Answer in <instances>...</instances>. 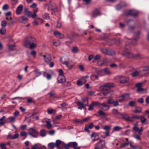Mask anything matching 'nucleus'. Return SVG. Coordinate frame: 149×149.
Segmentation results:
<instances>
[{
    "instance_id": "45",
    "label": "nucleus",
    "mask_w": 149,
    "mask_h": 149,
    "mask_svg": "<svg viewBox=\"0 0 149 149\" xmlns=\"http://www.w3.org/2000/svg\"><path fill=\"white\" fill-rule=\"evenodd\" d=\"M128 145V142H126L122 144H121L120 145V148H122L127 146Z\"/></svg>"
},
{
    "instance_id": "26",
    "label": "nucleus",
    "mask_w": 149,
    "mask_h": 149,
    "mask_svg": "<svg viewBox=\"0 0 149 149\" xmlns=\"http://www.w3.org/2000/svg\"><path fill=\"white\" fill-rule=\"evenodd\" d=\"M54 34L56 37L59 36L60 37H64V35L63 34L61 33L58 31H55L54 32Z\"/></svg>"
},
{
    "instance_id": "60",
    "label": "nucleus",
    "mask_w": 149,
    "mask_h": 149,
    "mask_svg": "<svg viewBox=\"0 0 149 149\" xmlns=\"http://www.w3.org/2000/svg\"><path fill=\"white\" fill-rule=\"evenodd\" d=\"M91 104L93 106H98L99 104V103L98 102H93Z\"/></svg>"
},
{
    "instance_id": "59",
    "label": "nucleus",
    "mask_w": 149,
    "mask_h": 149,
    "mask_svg": "<svg viewBox=\"0 0 149 149\" xmlns=\"http://www.w3.org/2000/svg\"><path fill=\"white\" fill-rule=\"evenodd\" d=\"M71 36L73 37L79 36L78 34L75 32H71Z\"/></svg>"
},
{
    "instance_id": "2",
    "label": "nucleus",
    "mask_w": 149,
    "mask_h": 149,
    "mask_svg": "<svg viewBox=\"0 0 149 149\" xmlns=\"http://www.w3.org/2000/svg\"><path fill=\"white\" fill-rule=\"evenodd\" d=\"M101 51L103 54L109 56L113 55L115 54V52L114 51L107 48L101 49Z\"/></svg>"
},
{
    "instance_id": "17",
    "label": "nucleus",
    "mask_w": 149,
    "mask_h": 149,
    "mask_svg": "<svg viewBox=\"0 0 149 149\" xmlns=\"http://www.w3.org/2000/svg\"><path fill=\"white\" fill-rule=\"evenodd\" d=\"M69 144L70 145V147L73 148L74 149H80L81 148L80 146H77V143L76 142H70L69 143Z\"/></svg>"
},
{
    "instance_id": "9",
    "label": "nucleus",
    "mask_w": 149,
    "mask_h": 149,
    "mask_svg": "<svg viewBox=\"0 0 149 149\" xmlns=\"http://www.w3.org/2000/svg\"><path fill=\"white\" fill-rule=\"evenodd\" d=\"M138 126V123L137 122H136L134 124V126L133 128V130L136 132H138L139 135H141L142 134L141 132L143 130V128L142 127H141L139 129Z\"/></svg>"
},
{
    "instance_id": "20",
    "label": "nucleus",
    "mask_w": 149,
    "mask_h": 149,
    "mask_svg": "<svg viewBox=\"0 0 149 149\" xmlns=\"http://www.w3.org/2000/svg\"><path fill=\"white\" fill-rule=\"evenodd\" d=\"M63 143V142L61 141L60 140H57L56 141L55 145L57 148L58 149H62L63 148V147H59V146L60 145H61L62 146Z\"/></svg>"
},
{
    "instance_id": "43",
    "label": "nucleus",
    "mask_w": 149,
    "mask_h": 149,
    "mask_svg": "<svg viewBox=\"0 0 149 149\" xmlns=\"http://www.w3.org/2000/svg\"><path fill=\"white\" fill-rule=\"evenodd\" d=\"M140 119H141V122L142 123H143L146 122V118H145L144 116H141Z\"/></svg>"
},
{
    "instance_id": "25",
    "label": "nucleus",
    "mask_w": 149,
    "mask_h": 149,
    "mask_svg": "<svg viewBox=\"0 0 149 149\" xmlns=\"http://www.w3.org/2000/svg\"><path fill=\"white\" fill-rule=\"evenodd\" d=\"M33 72L36 77L40 76L42 74L41 72L38 69L35 70L33 71Z\"/></svg>"
},
{
    "instance_id": "40",
    "label": "nucleus",
    "mask_w": 149,
    "mask_h": 149,
    "mask_svg": "<svg viewBox=\"0 0 149 149\" xmlns=\"http://www.w3.org/2000/svg\"><path fill=\"white\" fill-rule=\"evenodd\" d=\"M71 85V82L70 81H67L63 84V87H68L70 86Z\"/></svg>"
},
{
    "instance_id": "38",
    "label": "nucleus",
    "mask_w": 149,
    "mask_h": 149,
    "mask_svg": "<svg viewBox=\"0 0 149 149\" xmlns=\"http://www.w3.org/2000/svg\"><path fill=\"white\" fill-rule=\"evenodd\" d=\"M98 76L94 74L90 76V78L91 80H94L95 79H97L98 78Z\"/></svg>"
},
{
    "instance_id": "4",
    "label": "nucleus",
    "mask_w": 149,
    "mask_h": 149,
    "mask_svg": "<svg viewBox=\"0 0 149 149\" xmlns=\"http://www.w3.org/2000/svg\"><path fill=\"white\" fill-rule=\"evenodd\" d=\"M105 141L101 140L95 144L94 149H102L105 147Z\"/></svg>"
},
{
    "instance_id": "29",
    "label": "nucleus",
    "mask_w": 149,
    "mask_h": 149,
    "mask_svg": "<svg viewBox=\"0 0 149 149\" xmlns=\"http://www.w3.org/2000/svg\"><path fill=\"white\" fill-rule=\"evenodd\" d=\"M24 13L28 17H30L31 16V12L29 11L26 8L24 9Z\"/></svg>"
},
{
    "instance_id": "54",
    "label": "nucleus",
    "mask_w": 149,
    "mask_h": 149,
    "mask_svg": "<svg viewBox=\"0 0 149 149\" xmlns=\"http://www.w3.org/2000/svg\"><path fill=\"white\" fill-rule=\"evenodd\" d=\"M104 72L106 73L107 74H108L110 73L109 69L107 68H105L104 69Z\"/></svg>"
},
{
    "instance_id": "63",
    "label": "nucleus",
    "mask_w": 149,
    "mask_h": 149,
    "mask_svg": "<svg viewBox=\"0 0 149 149\" xmlns=\"http://www.w3.org/2000/svg\"><path fill=\"white\" fill-rule=\"evenodd\" d=\"M38 146L37 144H35L31 147V149H38Z\"/></svg>"
},
{
    "instance_id": "28",
    "label": "nucleus",
    "mask_w": 149,
    "mask_h": 149,
    "mask_svg": "<svg viewBox=\"0 0 149 149\" xmlns=\"http://www.w3.org/2000/svg\"><path fill=\"white\" fill-rule=\"evenodd\" d=\"M136 108L133 111L134 113H140L142 111V108L139 107H136Z\"/></svg>"
},
{
    "instance_id": "44",
    "label": "nucleus",
    "mask_w": 149,
    "mask_h": 149,
    "mask_svg": "<svg viewBox=\"0 0 149 149\" xmlns=\"http://www.w3.org/2000/svg\"><path fill=\"white\" fill-rule=\"evenodd\" d=\"M6 29L5 27H2L0 30V33L2 34H3L5 33Z\"/></svg>"
},
{
    "instance_id": "64",
    "label": "nucleus",
    "mask_w": 149,
    "mask_h": 149,
    "mask_svg": "<svg viewBox=\"0 0 149 149\" xmlns=\"http://www.w3.org/2000/svg\"><path fill=\"white\" fill-rule=\"evenodd\" d=\"M137 101L140 103H143L144 102V99L143 98H141L140 99H139L137 100Z\"/></svg>"
},
{
    "instance_id": "12",
    "label": "nucleus",
    "mask_w": 149,
    "mask_h": 149,
    "mask_svg": "<svg viewBox=\"0 0 149 149\" xmlns=\"http://www.w3.org/2000/svg\"><path fill=\"white\" fill-rule=\"evenodd\" d=\"M44 58V60L45 62L47 64H49L50 62L52 60V58L50 54H46L45 55L43 56Z\"/></svg>"
},
{
    "instance_id": "32",
    "label": "nucleus",
    "mask_w": 149,
    "mask_h": 149,
    "mask_svg": "<svg viewBox=\"0 0 149 149\" xmlns=\"http://www.w3.org/2000/svg\"><path fill=\"white\" fill-rule=\"evenodd\" d=\"M112 114L114 115L115 116H117L118 115H120V113H119L118 111V110L116 109H113L112 111Z\"/></svg>"
},
{
    "instance_id": "10",
    "label": "nucleus",
    "mask_w": 149,
    "mask_h": 149,
    "mask_svg": "<svg viewBox=\"0 0 149 149\" xmlns=\"http://www.w3.org/2000/svg\"><path fill=\"white\" fill-rule=\"evenodd\" d=\"M138 40V38H132L128 39L126 38L125 40L128 42L129 44H131L133 45H137V41Z\"/></svg>"
},
{
    "instance_id": "39",
    "label": "nucleus",
    "mask_w": 149,
    "mask_h": 149,
    "mask_svg": "<svg viewBox=\"0 0 149 149\" xmlns=\"http://www.w3.org/2000/svg\"><path fill=\"white\" fill-rule=\"evenodd\" d=\"M91 138H96L98 137V135L97 133L93 132L91 134Z\"/></svg>"
},
{
    "instance_id": "58",
    "label": "nucleus",
    "mask_w": 149,
    "mask_h": 149,
    "mask_svg": "<svg viewBox=\"0 0 149 149\" xmlns=\"http://www.w3.org/2000/svg\"><path fill=\"white\" fill-rule=\"evenodd\" d=\"M143 83H139L136 84V87L137 88H139L141 87L142 86V85Z\"/></svg>"
},
{
    "instance_id": "42",
    "label": "nucleus",
    "mask_w": 149,
    "mask_h": 149,
    "mask_svg": "<svg viewBox=\"0 0 149 149\" xmlns=\"http://www.w3.org/2000/svg\"><path fill=\"white\" fill-rule=\"evenodd\" d=\"M135 104V102L133 101H130L128 103V105L131 107H133L134 106Z\"/></svg>"
},
{
    "instance_id": "15",
    "label": "nucleus",
    "mask_w": 149,
    "mask_h": 149,
    "mask_svg": "<svg viewBox=\"0 0 149 149\" xmlns=\"http://www.w3.org/2000/svg\"><path fill=\"white\" fill-rule=\"evenodd\" d=\"M100 106H102L103 107L102 109L104 111H107L109 109L110 106L107 105V103L105 102H104L102 103L101 104Z\"/></svg>"
},
{
    "instance_id": "13",
    "label": "nucleus",
    "mask_w": 149,
    "mask_h": 149,
    "mask_svg": "<svg viewBox=\"0 0 149 149\" xmlns=\"http://www.w3.org/2000/svg\"><path fill=\"white\" fill-rule=\"evenodd\" d=\"M120 115L126 121H129L130 122H133V120L129 117L127 115L123 114L122 113H120Z\"/></svg>"
},
{
    "instance_id": "52",
    "label": "nucleus",
    "mask_w": 149,
    "mask_h": 149,
    "mask_svg": "<svg viewBox=\"0 0 149 149\" xmlns=\"http://www.w3.org/2000/svg\"><path fill=\"white\" fill-rule=\"evenodd\" d=\"M8 49L10 50H12L15 46V44L14 45H8Z\"/></svg>"
},
{
    "instance_id": "21",
    "label": "nucleus",
    "mask_w": 149,
    "mask_h": 149,
    "mask_svg": "<svg viewBox=\"0 0 149 149\" xmlns=\"http://www.w3.org/2000/svg\"><path fill=\"white\" fill-rule=\"evenodd\" d=\"M37 46V42L34 38L29 48L30 49H32L35 48Z\"/></svg>"
},
{
    "instance_id": "37",
    "label": "nucleus",
    "mask_w": 149,
    "mask_h": 149,
    "mask_svg": "<svg viewBox=\"0 0 149 149\" xmlns=\"http://www.w3.org/2000/svg\"><path fill=\"white\" fill-rule=\"evenodd\" d=\"M122 128L121 127L118 126H115L113 128V130L115 131H119V130H122Z\"/></svg>"
},
{
    "instance_id": "11",
    "label": "nucleus",
    "mask_w": 149,
    "mask_h": 149,
    "mask_svg": "<svg viewBox=\"0 0 149 149\" xmlns=\"http://www.w3.org/2000/svg\"><path fill=\"white\" fill-rule=\"evenodd\" d=\"M118 78L119 82L121 84L127 83L129 81V78L125 76L120 75L119 76Z\"/></svg>"
},
{
    "instance_id": "53",
    "label": "nucleus",
    "mask_w": 149,
    "mask_h": 149,
    "mask_svg": "<svg viewBox=\"0 0 149 149\" xmlns=\"http://www.w3.org/2000/svg\"><path fill=\"white\" fill-rule=\"evenodd\" d=\"M122 6L121 4H119L116 6V9L118 10H120L122 8Z\"/></svg>"
},
{
    "instance_id": "62",
    "label": "nucleus",
    "mask_w": 149,
    "mask_h": 149,
    "mask_svg": "<svg viewBox=\"0 0 149 149\" xmlns=\"http://www.w3.org/2000/svg\"><path fill=\"white\" fill-rule=\"evenodd\" d=\"M74 122L76 123H83L82 120H81L79 119H75L74 120Z\"/></svg>"
},
{
    "instance_id": "5",
    "label": "nucleus",
    "mask_w": 149,
    "mask_h": 149,
    "mask_svg": "<svg viewBox=\"0 0 149 149\" xmlns=\"http://www.w3.org/2000/svg\"><path fill=\"white\" fill-rule=\"evenodd\" d=\"M28 131H29L28 133V134L31 135L33 137L35 138H36L38 137L39 132L35 129L31 127L28 130Z\"/></svg>"
},
{
    "instance_id": "24",
    "label": "nucleus",
    "mask_w": 149,
    "mask_h": 149,
    "mask_svg": "<svg viewBox=\"0 0 149 149\" xmlns=\"http://www.w3.org/2000/svg\"><path fill=\"white\" fill-rule=\"evenodd\" d=\"M53 44L55 46L57 47L60 45V43L59 40L56 39L53 40Z\"/></svg>"
},
{
    "instance_id": "1",
    "label": "nucleus",
    "mask_w": 149,
    "mask_h": 149,
    "mask_svg": "<svg viewBox=\"0 0 149 149\" xmlns=\"http://www.w3.org/2000/svg\"><path fill=\"white\" fill-rule=\"evenodd\" d=\"M114 86V84L113 83H109L106 84L104 85L101 86V89L102 91L103 95L104 96L106 95L111 88L113 87Z\"/></svg>"
},
{
    "instance_id": "8",
    "label": "nucleus",
    "mask_w": 149,
    "mask_h": 149,
    "mask_svg": "<svg viewBox=\"0 0 149 149\" xmlns=\"http://www.w3.org/2000/svg\"><path fill=\"white\" fill-rule=\"evenodd\" d=\"M105 40H107V42L110 43L111 44L116 43L117 44H120V39L118 38V39H116V38H114L112 39H109V38H104Z\"/></svg>"
},
{
    "instance_id": "49",
    "label": "nucleus",
    "mask_w": 149,
    "mask_h": 149,
    "mask_svg": "<svg viewBox=\"0 0 149 149\" xmlns=\"http://www.w3.org/2000/svg\"><path fill=\"white\" fill-rule=\"evenodd\" d=\"M130 45H129L127 44V43H126L125 46V50H130Z\"/></svg>"
},
{
    "instance_id": "50",
    "label": "nucleus",
    "mask_w": 149,
    "mask_h": 149,
    "mask_svg": "<svg viewBox=\"0 0 149 149\" xmlns=\"http://www.w3.org/2000/svg\"><path fill=\"white\" fill-rule=\"evenodd\" d=\"M72 52L74 53L77 52L78 51V49L77 47H74L72 49Z\"/></svg>"
},
{
    "instance_id": "16",
    "label": "nucleus",
    "mask_w": 149,
    "mask_h": 149,
    "mask_svg": "<svg viewBox=\"0 0 149 149\" xmlns=\"http://www.w3.org/2000/svg\"><path fill=\"white\" fill-rule=\"evenodd\" d=\"M126 15L127 16L132 15L136 17L138 13L134 11L130 10L126 13Z\"/></svg>"
},
{
    "instance_id": "47",
    "label": "nucleus",
    "mask_w": 149,
    "mask_h": 149,
    "mask_svg": "<svg viewBox=\"0 0 149 149\" xmlns=\"http://www.w3.org/2000/svg\"><path fill=\"white\" fill-rule=\"evenodd\" d=\"M9 8V7L8 4H5L2 7V9L4 10H7Z\"/></svg>"
},
{
    "instance_id": "48",
    "label": "nucleus",
    "mask_w": 149,
    "mask_h": 149,
    "mask_svg": "<svg viewBox=\"0 0 149 149\" xmlns=\"http://www.w3.org/2000/svg\"><path fill=\"white\" fill-rule=\"evenodd\" d=\"M139 74V73L137 71L131 73V75L133 77H135Z\"/></svg>"
},
{
    "instance_id": "18",
    "label": "nucleus",
    "mask_w": 149,
    "mask_h": 149,
    "mask_svg": "<svg viewBox=\"0 0 149 149\" xmlns=\"http://www.w3.org/2000/svg\"><path fill=\"white\" fill-rule=\"evenodd\" d=\"M65 81V78L63 75L58 76L57 78V82L58 83H62Z\"/></svg>"
},
{
    "instance_id": "56",
    "label": "nucleus",
    "mask_w": 149,
    "mask_h": 149,
    "mask_svg": "<svg viewBox=\"0 0 149 149\" xmlns=\"http://www.w3.org/2000/svg\"><path fill=\"white\" fill-rule=\"evenodd\" d=\"M103 129L106 131L109 130L110 129V127L108 125H105L103 128Z\"/></svg>"
},
{
    "instance_id": "55",
    "label": "nucleus",
    "mask_w": 149,
    "mask_h": 149,
    "mask_svg": "<svg viewBox=\"0 0 149 149\" xmlns=\"http://www.w3.org/2000/svg\"><path fill=\"white\" fill-rule=\"evenodd\" d=\"M141 116H137V115H133L132 116V119H140V118L141 117Z\"/></svg>"
},
{
    "instance_id": "31",
    "label": "nucleus",
    "mask_w": 149,
    "mask_h": 149,
    "mask_svg": "<svg viewBox=\"0 0 149 149\" xmlns=\"http://www.w3.org/2000/svg\"><path fill=\"white\" fill-rule=\"evenodd\" d=\"M5 118L6 117L3 116L1 118H0V125L2 126L5 124V121H3V120L5 119Z\"/></svg>"
},
{
    "instance_id": "61",
    "label": "nucleus",
    "mask_w": 149,
    "mask_h": 149,
    "mask_svg": "<svg viewBox=\"0 0 149 149\" xmlns=\"http://www.w3.org/2000/svg\"><path fill=\"white\" fill-rule=\"evenodd\" d=\"M89 129H91L93 127V123H91L89 124L88 125H86Z\"/></svg>"
},
{
    "instance_id": "27",
    "label": "nucleus",
    "mask_w": 149,
    "mask_h": 149,
    "mask_svg": "<svg viewBox=\"0 0 149 149\" xmlns=\"http://www.w3.org/2000/svg\"><path fill=\"white\" fill-rule=\"evenodd\" d=\"M47 133V132L44 129H42L40 130V134L41 136L43 137L45 136L46 135Z\"/></svg>"
},
{
    "instance_id": "19",
    "label": "nucleus",
    "mask_w": 149,
    "mask_h": 149,
    "mask_svg": "<svg viewBox=\"0 0 149 149\" xmlns=\"http://www.w3.org/2000/svg\"><path fill=\"white\" fill-rule=\"evenodd\" d=\"M108 62V61L107 59H104L103 61H99L97 64L99 66H106L107 65Z\"/></svg>"
},
{
    "instance_id": "35",
    "label": "nucleus",
    "mask_w": 149,
    "mask_h": 149,
    "mask_svg": "<svg viewBox=\"0 0 149 149\" xmlns=\"http://www.w3.org/2000/svg\"><path fill=\"white\" fill-rule=\"evenodd\" d=\"M27 102L28 103H33L35 104L36 102L35 101H34L33 100V99L31 97H29L27 98Z\"/></svg>"
},
{
    "instance_id": "7",
    "label": "nucleus",
    "mask_w": 149,
    "mask_h": 149,
    "mask_svg": "<svg viewBox=\"0 0 149 149\" xmlns=\"http://www.w3.org/2000/svg\"><path fill=\"white\" fill-rule=\"evenodd\" d=\"M34 38H27L23 42V45L26 47L29 48Z\"/></svg>"
},
{
    "instance_id": "51",
    "label": "nucleus",
    "mask_w": 149,
    "mask_h": 149,
    "mask_svg": "<svg viewBox=\"0 0 149 149\" xmlns=\"http://www.w3.org/2000/svg\"><path fill=\"white\" fill-rule=\"evenodd\" d=\"M0 146L2 149H6V144L4 143H1Z\"/></svg>"
},
{
    "instance_id": "33",
    "label": "nucleus",
    "mask_w": 149,
    "mask_h": 149,
    "mask_svg": "<svg viewBox=\"0 0 149 149\" xmlns=\"http://www.w3.org/2000/svg\"><path fill=\"white\" fill-rule=\"evenodd\" d=\"M48 146L49 149H53L56 146L54 143L52 142L49 143Z\"/></svg>"
},
{
    "instance_id": "46",
    "label": "nucleus",
    "mask_w": 149,
    "mask_h": 149,
    "mask_svg": "<svg viewBox=\"0 0 149 149\" xmlns=\"http://www.w3.org/2000/svg\"><path fill=\"white\" fill-rule=\"evenodd\" d=\"M1 26L3 27H5L7 26V23L5 20H3L1 23Z\"/></svg>"
},
{
    "instance_id": "22",
    "label": "nucleus",
    "mask_w": 149,
    "mask_h": 149,
    "mask_svg": "<svg viewBox=\"0 0 149 149\" xmlns=\"http://www.w3.org/2000/svg\"><path fill=\"white\" fill-rule=\"evenodd\" d=\"M101 15V14L99 10L97 9H96L93 11L92 15V17H95L98 15Z\"/></svg>"
},
{
    "instance_id": "36",
    "label": "nucleus",
    "mask_w": 149,
    "mask_h": 149,
    "mask_svg": "<svg viewBox=\"0 0 149 149\" xmlns=\"http://www.w3.org/2000/svg\"><path fill=\"white\" fill-rule=\"evenodd\" d=\"M62 146L63 148H64L65 149H69L70 147V145L69 144V143L67 144H66L64 142L63 143Z\"/></svg>"
},
{
    "instance_id": "34",
    "label": "nucleus",
    "mask_w": 149,
    "mask_h": 149,
    "mask_svg": "<svg viewBox=\"0 0 149 149\" xmlns=\"http://www.w3.org/2000/svg\"><path fill=\"white\" fill-rule=\"evenodd\" d=\"M45 122L47 123L46 127L48 129H49L52 127L51 122L49 120H46Z\"/></svg>"
},
{
    "instance_id": "6",
    "label": "nucleus",
    "mask_w": 149,
    "mask_h": 149,
    "mask_svg": "<svg viewBox=\"0 0 149 149\" xmlns=\"http://www.w3.org/2000/svg\"><path fill=\"white\" fill-rule=\"evenodd\" d=\"M122 55L123 56H125L127 58H132L135 57L136 56H139V54H137L135 55L129 51H125L123 53Z\"/></svg>"
},
{
    "instance_id": "57",
    "label": "nucleus",
    "mask_w": 149,
    "mask_h": 149,
    "mask_svg": "<svg viewBox=\"0 0 149 149\" xmlns=\"http://www.w3.org/2000/svg\"><path fill=\"white\" fill-rule=\"evenodd\" d=\"M134 137L138 140H141L140 137L138 134H134Z\"/></svg>"
},
{
    "instance_id": "41",
    "label": "nucleus",
    "mask_w": 149,
    "mask_h": 149,
    "mask_svg": "<svg viewBox=\"0 0 149 149\" xmlns=\"http://www.w3.org/2000/svg\"><path fill=\"white\" fill-rule=\"evenodd\" d=\"M43 17L46 19H49V14L48 13H45L43 16Z\"/></svg>"
},
{
    "instance_id": "30",
    "label": "nucleus",
    "mask_w": 149,
    "mask_h": 149,
    "mask_svg": "<svg viewBox=\"0 0 149 149\" xmlns=\"http://www.w3.org/2000/svg\"><path fill=\"white\" fill-rule=\"evenodd\" d=\"M98 114L100 116H107L108 115V114L104 112L102 110H99L98 112Z\"/></svg>"
},
{
    "instance_id": "3",
    "label": "nucleus",
    "mask_w": 149,
    "mask_h": 149,
    "mask_svg": "<svg viewBox=\"0 0 149 149\" xmlns=\"http://www.w3.org/2000/svg\"><path fill=\"white\" fill-rule=\"evenodd\" d=\"M77 104L79 107H82L83 108H84L86 106H88V99L87 98H83L82 102L80 101H77Z\"/></svg>"
},
{
    "instance_id": "23",
    "label": "nucleus",
    "mask_w": 149,
    "mask_h": 149,
    "mask_svg": "<svg viewBox=\"0 0 149 149\" xmlns=\"http://www.w3.org/2000/svg\"><path fill=\"white\" fill-rule=\"evenodd\" d=\"M119 97H122L125 100L130 99V94L128 93L123 94L120 96Z\"/></svg>"
},
{
    "instance_id": "14",
    "label": "nucleus",
    "mask_w": 149,
    "mask_h": 149,
    "mask_svg": "<svg viewBox=\"0 0 149 149\" xmlns=\"http://www.w3.org/2000/svg\"><path fill=\"white\" fill-rule=\"evenodd\" d=\"M23 6L22 5H20L17 7L16 10V13L17 15H20L22 12Z\"/></svg>"
}]
</instances>
